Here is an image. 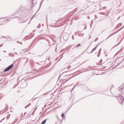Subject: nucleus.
Listing matches in <instances>:
<instances>
[{
    "mask_svg": "<svg viewBox=\"0 0 124 124\" xmlns=\"http://www.w3.org/2000/svg\"><path fill=\"white\" fill-rule=\"evenodd\" d=\"M13 64H12L11 65L6 68L4 70V72H6L9 71L13 67Z\"/></svg>",
    "mask_w": 124,
    "mask_h": 124,
    "instance_id": "f257e3e1",
    "label": "nucleus"
},
{
    "mask_svg": "<svg viewBox=\"0 0 124 124\" xmlns=\"http://www.w3.org/2000/svg\"><path fill=\"white\" fill-rule=\"evenodd\" d=\"M98 46V45H97V46H96V47H95L93 49V50H92V51H91V53H92L93 51H95V50H96V49L97 48V47Z\"/></svg>",
    "mask_w": 124,
    "mask_h": 124,
    "instance_id": "f03ea898",
    "label": "nucleus"
},
{
    "mask_svg": "<svg viewBox=\"0 0 124 124\" xmlns=\"http://www.w3.org/2000/svg\"><path fill=\"white\" fill-rule=\"evenodd\" d=\"M46 120H47V119L43 121L42 123L41 124H45L46 122Z\"/></svg>",
    "mask_w": 124,
    "mask_h": 124,
    "instance_id": "7ed1b4c3",
    "label": "nucleus"
},
{
    "mask_svg": "<svg viewBox=\"0 0 124 124\" xmlns=\"http://www.w3.org/2000/svg\"><path fill=\"white\" fill-rule=\"evenodd\" d=\"M62 116L63 117L64 116V115L63 113L62 115Z\"/></svg>",
    "mask_w": 124,
    "mask_h": 124,
    "instance_id": "20e7f679",
    "label": "nucleus"
},
{
    "mask_svg": "<svg viewBox=\"0 0 124 124\" xmlns=\"http://www.w3.org/2000/svg\"><path fill=\"white\" fill-rule=\"evenodd\" d=\"M80 45H81V44H80L77 45L76 46L77 47H78V46H80Z\"/></svg>",
    "mask_w": 124,
    "mask_h": 124,
    "instance_id": "39448f33",
    "label": "nucleus"
}]
</instances>
